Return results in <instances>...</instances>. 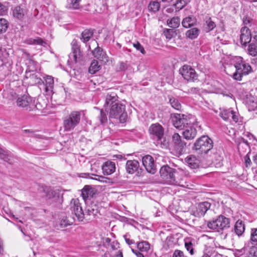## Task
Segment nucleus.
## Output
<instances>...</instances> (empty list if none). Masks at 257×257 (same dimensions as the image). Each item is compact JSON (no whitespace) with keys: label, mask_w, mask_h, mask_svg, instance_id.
<instances>
[{"label":"nucleus","mask_w":257,"mask_h":257,"mask_svg":"<svg viewBox=\"0 0 257 257\" xmlns=\"http://www.w3.org/2000/svg\"><path fill=\"white\" fill-rule=\"evenodd\" d=\"M235 72L233 73V78L236 80H241L243 75H246L252 72L250 65L243 60L242 58H235V63L233 67Z\"/></svg>","instance_id":"1"},{"label":"nucleus","mask_w":257,"mask_h":257,"mask_svg":"<svg viewBox=\"0 0 257 257\" xmlns=\"http://www.w3.org/2000/svg\"><path fill=\"white\" fill-rule=\"evenodd\" d=\"M161 177L164 181L168 184L180 185V182L178 179V172L168 165L162 166L160 170Z\"/></svg>","instance_id":"2"},{"label":"nucleus","mask_w":257,"mask_h":257,"mask_svg":"<svg viewBox=\"0 0 257 257\" xmlns=\"http://www.w3.org/2000/svg\"><path fill=\"white\" fill-rule=\"evenodd\" d=\"M109 117L118 120L120 123L125 122L127 118L125 106L120 102L114 103L109 109Z\"/></svg>","instance_id":"3"},{"label":"nucleus","mask_w":257,"mask_h":257,"mask_svg":"<svg viewBox=\"0 0 257 257\" xmlns=\"http://www.w3.org/2000/svg\"><path fill=\"white\" fill-rule=\"evenodd\" d=\"M213 141L207 136L198 138L194 145V149L198 154H206L213 148Z\"/></svg>","instance_id":"4"},{"label":"nucleus","mask_w":257,"mask_h":257,"mask_svg":"<svg viewBox=\"0 0 257 257\" xmlns=\"http://www.w3.org/2000/svg\"><path fill=\"white\" fill-rule=\"evenodd\" d=\"M81 114L79 111H73L63 119V125L64 132L73 130L80 122Z\"/></svg>","instance_id":"5"},{"label":"nucleus","mask_w":257,"mask_h":257,"mask_svg":"<svg viewBox=\"0 0 257 257\" xmlns=\"http://www.w3.org/2000/svg\"><path fill=\"white\" fill-rule=\"evenodd\" d=\"M207 225L209 228L215 231L220 232L229 227L230 219L224 216L219 215L216 219L208 221Z\"/></svg>","instance_id":"6"},{"label":"nucleus","mask_w":257,"mask_h":257,"mask_svg":"<svg viewBox=\"0 0 257 257\" xmlns=\"http://www.w3.org/2000/svg\"><path fill=\"white\" fill-rule=\"evenodd\" d=\"M179 72L184 79L188 81L193 82L198 79V75L195 69L189 65H183Z\"/></svg>","instance_id":"7"},{"label":"nucleus","mask_w":257,"mask_h":257,"mask_svg":"<svg viewBox=\"0 0 257 257\" xmlns=\"http://www.w3.org/2000/svg\"><path fill=\"white\" fill-rule=\"evenodd\" d=\"M72 213L74 214L75 217L79 221H82L84 219V213L82 207L78 199H72L70 204Z\"/></svg>","instance_id":"8"},{"label":"nucleus","mask_w":257,"mask_h":257,"mask_svg":"<svg viewBox=\"0 0 257 257\" xmlns=\"http://www.w3.org/2000/svg\"><path fill=\"white\" fill-rule=\"evenodd\" d=\"M17 103L19 106L25 108L28 111H33L35 109L34 100L28 95H24L19 97Z\"/></svg>","instance_id":"9"},{"label":"nucleus","mask_w":257,"mask_h":257,"mask_svg":"<svg viewBox=\"0 0 257 257\" xmlns=\"http://www.w3.org/2000/svg\"><path fill=\"white\" fill-rule=\"evenodd\" d=\"M171 145L174 150L181 153L186 147V143L178 133H175L172 137Z\"/></svg>","instance_id":"10"},{"label":"nucleus","mask_w":257,"mask_h":257,"mask_svg":"<svg viewBox=\"0 0 257 257\" xmlns=\"http://www.w3.org/2000/svg\"><path fill=\"white\" fill-rule=\"evenodd\" d=\"M149 132L158 141V144L162 145V139L164 136V128L159 123L153 124L149 128Z\"/></svg>","instance_id":"11"},{"label":"nucleus","mask_w":257,"mask_h":257,"mask_svg":"<svg viewBox=\"0 0 257 257\" xmlns=\"http://www.w3.org/2000/svg\"><path fill=\"white\" fill-rule=\"evenodd\" d=\"M189 121L183 114H175L172 116L173 124L177 128L183 129L188 125Z\"/></svg>","instance_id":"12"},{"label":"nucleus","mask_w":257,"mask_h":257,"mask_svg":"<svg viewBox=\"0 0 257 257\" xmlns=\"http://www.w3.org/2000/svg\"><path fill=\"white\" fill-rule=\"evenodd\" d=\"M210 206V203L208 202L200 203L197 205L195 209L192 210V214L197 217H202L209 209Z\"/></svg>","instance_id":"13"},{"label":"nucleus","mask_w":257,"mask_h":257,"mask_svg":"<svg viewBox=\"0 0 257 257\" xmlns=\"http://www.w3.org/2000/svg\"><path fill=\"white\" fill-rule=\"evenodd\" d=\"M142 163L147 171L154 174L156 173V169L153 158L150 155H146L142 158Z\"/></svg>","instance_id":"14"},{"label":"nucleus","mask_w":257,"mask_h":257,"mask_svg":"<svg viewBox=\"0 0 257 257\" xmlns=\"http://www.w3.org/2000/svg\"><path fill=\"white\" fill-rule=\"evenodd\" d=\"M219 116L225 121L229 120L230 117L234 122L238 120V115L231 108L220 109Z\"/></svg>","instance_id":"15"},{"label":"nucleus","mask_w":257,"mask_h":257,"mask_svg":"<svg viewBox=\"0 0 257 257\" xmlns=\"http://www.w3.org/2000/svg\"><path fill=\"white\" fill-rule=\"evenodd\" d=\"M72 46V53L69 55V58H73L75 62H77L81 59V54L78 41L76 39H73L71 43Z\"/></svg>","instance_id":"16"},{"label":"nucleus","mask_w":257,"mask_h":257,"mask_svg":"<svg viewBox=\"0 0 257 257\" xmlns=\"http://www.w3.org/2000/svg\"><path fill=\"white\" fill-rule=\"evenodd\" d=\"M251 33L247 27H243L240 30V42L241 45L245 46L250 42Z\"/></svg>","instance_id":"17"},{"label":"nucleus","mask_w":257,"mask_h":257,"mask_svg":"<svg viewBox=\"0 0 257 257\" xmlns=\"http://www.w3.org/2000/svg\"><path fill=\"white\" fill-rule=\"evenodd\" d=\"M182 134L186 140H192L197 135L196 128L191 124H188L184 128Z\"/></svg>","instance_id":"18"},{"label":"nucleus","mask_w":257,"mask_h":257,"mask_svg":"<svg viewBox=\"0 0 257 257\" xmlns=\"http://www.w3.org/2000/svg\"><path fill=\"white\" fill-rule=\"evenodd\" d=\"M95 194V189L88 185H85L81 190V196L85 201L91 199Z\"/></svg>","instance_id":"19"},{"label":"nucleus","mask_w":257,"mask_h":257,"mask_svg":"<svg viewBox=\"0 0 257 257\" xmlns=\"http://www.w3.org/2000/svg\"><path fill=\"white\" fill-rule=\"evenodd\" d=\"M92 54L95 58L97 59L100 61L106 63L108 61V57L106 54L103 50L98 47H97L92 51Z\"/></svg>","instance_id":"20"},{"label":"nucleus","mask_w":257,"mask_h":257,"mask_svg":"<svg viewBox=\"0 0 257 257\" xmlns=\"http://www.w3.org/2000/svg\"><path fill=\"white\" fill-rule=\"evenodd\" d=\"M102 170L104 175H109L115 170V163L112 161H107L102 166Z\"/></svg>","instance_id":"21"},{"label":"nucleus","mask_w":257,"mask_h":257,"mask_svg":"<svg viewBox=\"0 0 257 257\" xmlns=\"http://www.w3.org/2000/svg\"><path fill=\"white\" fill-rule=\"evenodd\" d=\"M140 164L138 161L128 160L126 163V170L129 174H134L137 172L139 168Z\"/></svg>","instance_id":"22"},{"label":"nucleus","mask_w":257,"mask_h":257,"mask_svg":"<svg viewBox=\"0 0 257 257\" xmlns=\"http://www.w3.org/2000/svg\"><path fill=\"white\" fill-rule=\"evenodd\" d=\"M245 231V225L241 220H238L235 223L232 231L238 237L242 235Z\"/></svg>","instance_id":"23"},{"label":"nucleus","mask_w":257,"mask_h":257,"mask_svg":"<svg viewBox=\"0 0 257 257\" xmlns=\"http://www.w3.org/2000/svg\"><path fill=\"white\" fill-rule=\"evenodd\" d=\"M45 91L47 94H51L53 92L54 88V80L53 77L47 75L45 77Z\"/></svg>","instance_id":"24"},{"label":"nucleus","mask_w":257,"mask_h":257,"mask_svg":"<svg viewBox=\"0 0 257 257\" xmlns=\"http://www.w3.org/2000/svg\"><path fill=\"white\" fill-rule=\"evenodd\" d=\"M43 191L48 199H54L55 200H56L59 198V193L56 191L53 190L49 187H46L44 188Z\"/></svg>","instance_id":"25"},{"label":"nucleus","mask_w":257,"mask_h":257,"mask_svg":"<svg viewBox=\"0 0 257 257\" xmlns=\"http://www.w3.org/2000/svg\"><path fill=\"white\" fill-rule=\"evenodd\" d=\"M0 159L11 164L13 159V156L10 151L0 148Z\"/></svg>","instance_id":"26"},{"label":"nucleus","mask_w":257,"mask_h":257,"mask_svg":"<svg viewBox=\"0 0 257 257\" xmlns=\"http://www.w3.org/2000/svg\"><path fill=\"white\" fill-rule=\"evenodd\" d=\"M185 161L191 168L196 169L199 166V161L194 156H188Z\"/></svg>","instance_id":"27"},{"label":"nucleus","mask_w":257,"mask_h":257,"mask_svg":"<svg viewBox=\"0 0 257 257\" xmlns=\"http://www.w3.org/2000/svg\"><path fill=\"white\" fill-rule=\"evenodd\" d=\"M245 102L249 111H253L257 108V100L255 98L250 96L247 98Z\"/></svg>","instance_id":"28"},{"label":"nucleus","mask_w":257,"mask_h":257,"mask_svg":"<svg viewBox=\"0 0 257 257\" xmlns=\"http://www.w3.org/2000/svg\"><path fill=\"white\" fill-rule=\"evenodd\" d=\"M119 102L117 101V96L115 93L107 94L105 98L104 106H112L114 103Z\"/></svg>","instance_id":"29"},{"label":"nucleus","mask_w":257,"mask_h":257,"mask_svg":"<svg viewBox=\"0 0 257 257\" xmlns=\"http://www.w3.org/2000/svg\"><path fill=\"white\" fill-rule=\"evenodd\" d=\"M196 22L195 18L193 16H190L183 20L182 25L184 27L187 28L193 26Z\"/></svg>","instance_id":"30"},{"label":"nucleus","mask_w":257,"mask_h":257,"mask_svg":"<svg viewBox=\"0 0 257 257\" xmlns=\"http://www.w3.org/2000/svg\"><path fill=\"white\" fill-rule=\"evenodd\" d=\"M93 35V32L92 30L86 29L82 32L80 39L83 42L86 43L92 37Z\"/></svg>","instance_id":"31"},{"label":"nucleus","mask_w":257,"mask_h":257,"mask_svg":"<svg viewBox=\"0 0 257 257\" xmlns=\"http://www.w3.org/2000/svg\"><path fill=\"white\" fill-rule=\"evenodd\" d=\"M184 244L186 250L189 252L191 255H193L194 251L193 239L191 238H185L184 239Z\"/></svg>","instance_id":"32"},{"label":"nucleus","mask_w":257,"mask_h":257,"mask_svg":"<svg viewBox=\"0 0 257 257\" xmlns=\"http://www.w3.org/2000/svg\"><path fill=\"white\" fill-rule=\"evenodd\" d=\"M81 0H67L66 8L71 10H77L80 7V2Z\"/></svg>","instance_id":"33"},{"label":"nucleus","mask_w":257,"mask_h":257,"mask_svg":"<svg viewBox=\"0 0 257 257\" xmlns=\"http://www.w3.org/2000/svg\"><path fill=\"white\" fill-rule=\"evenodd\" d=\"M137 247L142 252H147L150 249V243L146 241H142L137 243Z\"/></svg>","instance_id":"34"},{"label":"nucleus","mask_w":257,"mask_h":257,"mask_svg":"<svg viewBox=\"0 0 257 257\" xmlns=\"http://www.w3.org/2000/svg\"><path fill=\"white\" fill-rule=\"evenodd\" d=\"M199 33V30L196 28H192L186 32V37L191 39H194L196 38Z\"/></svg>","instance_id":"35"},{"label":"nucleus","mask_w":257,"mask_h":257,"mask_svg":"<svg viewBox=\"0 0 257 257\" xmlns=\"http://www.w3.org/2000/svg\"><path fill=\"white\" fill-rule=\"evenodd\" d=\"M25 10L20 6H18L13 11V15L15 18L22 19L25 15Z\"/></svg>","instance_id":"36"},{"label":"nucleus","mask_w":257,"mask_h":257,"mask_svg":"<svg viewBox=\"0 0 257 257\" xmlns=\"http://www.w3.org/2000/svg\"><path fill=\"white\" fill-rule=\"evenodd\" d=\"M180 20L178 17L172 18L167 21L168 25L174 29L178 28L180 25Z\"/></svg>","instance_id":"37"},{"label":"nucleus","mask_w":257,"mask_h":257,"mask_svg":"<svg viewBox=\"0 0 257 257\" xmlns=\"http://www.w3.org/2000/svg\"><path fill=\"white\" fill-rule=\"evenodd\" d=\"M100 68V65H98V62L96 60H93L91 63L89 68V72L91 74H95Z\"/></svg>","instance_id":"38"},{"label":"nucleus","mask_w":257,"mask_h":257,"mask_svg":"<svg viewBox=\"0 0 257 257\" xmlns=\"http://www.w3.org/2000/svg\"><path fill=\"white\" fill-rule=\"evenodd\" d=\"M169 102L173 108L178 110H181L182 106L177 99L173 97H169Z\"/></svg>","instance_id":"39"},{"label":"nucleus","mask_w":257,"mask_h":257,"mask_svg":"<svg viewBox=\"0 0 257 257\" xmlns=\"http://www.w3.org/2000/svg\"><path fill=\"white\" fill-rule=\"evenodd\" d=\"M160 4L158 2H151L148 6V10L150 12L156 13L159 10Z\"/></svg>","instance_id":"40"},{"label":"nucleus","mask_w":257,"mask_h":257,"mask_svg":"<svg viewBox=\"0 0 257 257\" xmlns=\"http://www.w3.org/2000/svg\"><path fill=\"white\" fill-rule=\"evenodd\" d=\"M248 53L250 55L255 56L257 55V43H251L248 45Z\"/></svg>","instance_id":"41"},{"label":"nucleus","mask_w":257,"mask_h":257,"mask_svg":"<svg viewBox=\"0 0 257 257\" xmlns=\"http://www.w3.org/2000/svg\"><path fill=\"white\" fill-rule=\"evenodd\" d=\"M46 102L43 99H39L36 104L34 102L35 109L38 110H43L46 108Z\"/></svg>","instance_id":"42"},{"label":"nucleus","mask_w":257,"mask_h":257,"mask_svg":"<svg viewBox=\"0 0 257 257\" xmlns=\"http://www.w3.org/2000/svg\"><path fill=\"white\" fill-rule=\"evenodd\" d=\"M8 26L9 23L6 19H0V34L5 33L7 30Z\"/></svg>","instance_id":"43"},{"label":"nucleus","mask_w":257,"mask_h":257,"mask_svg":"<svg viewBox=\"0 0 257 257\" xmlns=\"http://www.w3.org/2000/svg\"><path fill=\"white\" fill-rule=\"evenodd\" d=\"M28 43L29 44H36L41 46H44L46 43L40 38H36L35 39L30 38L28 40Z\"/></svg>","instance_id":"44"},{"label":"nucleus","mask_w":257,"mask_h":257,"mask_svg":"<svg viewBox=\"0 0 257 257\" xmlns=\"http://www.w3.org/2000/svg\"><path fill=\"white\" fill-rule=\"evenodd\" d=\"M164 34L167 39L170 40L176 35L175 31L173 29H165Z\"/></svg>","instance_id":"45"},{"label":"nucleus","mask_w":257,"mask_h":257,"mask_svg":"<svg viewBox=\"0 0 257 257\" xmlns=\"http://www.w3.org/2000/svg\"><path fill=\"white\" fill-rule=\"evenodd\" d=\"M250 241L257 244V228H251L250 230Z\"/></svg>","instance_id":"46"},{"label":"nucleus","mask_w":257,"mask_h":257,"mask_svg":"<svg viewBox=\"0 0 257 257\" xmlns=\"http://www.w3.org/2000/svg\"><path fill=\"white\" fill-rule=\"evenodd\" d=\"M99 120L101 124H104L107 121V117L105 112L101 109L100 111V115L98 116Z\"/></svg>","instance_id":"47"},{"label":"nucleus","mask_w":257,"mask_h":257,"mask_svg":"<svg viewBox=\"0 0 257 257\" xmlns=\"http://www.w3.org/2000/svg\"><path fill=\"white\" fill-rule=\"evenodd\" d=\"M186 4L187 3L185 0H178L174 5V6L175 7L176 10L179 11L180 10H181L184 7H185Z\"/></svg>","instance_id":"48"},{"label":"nucleus","mask_w":257,"mask_h":257,"mask_svg":"<svg viewBox=\"0 0 257 257\" xmlns=\"http://www.w3.org/2000/svg\"><path fill=\"white\" fill-rule=\"evenodd\" d=\"M133 46L138 50L140 51V52L145 54L146 53V51L143 47V46L138 42L136 43H133Z\"/></svg>","instance_id":"49"},{"label":"nucleus","mask_w":257,"mask_h":257,"mask_svg":"<svg viewBox=\"0 0 257 257\" xmlns=\"http://www.w3.org/2000/svg\"><path fill=\"white\" fill-rule=\"evenodd\" d=\"M123 238L125 240V242L128 245L135 244V241L131 239V236L128 233H126L123 235Z\"/></svg>","instance_id":"50"},{"label":"nucleus","mask_w":257,"mask_h":257,"mask_svg":"<svg viewBox=\"0 0 257 257\" xmlns=\"http://www.w3.org/2000/svg\"><path fill=\"white\" fill-rule=\"evenodd\" d=\"M206 24L208 31L212 30L216 27L215 23L212 21L210 19H209L206 21Z\"/></svg>","instance_id":"51"},{"label":"nucleus","mask_w":257,"mask_h":257,"mask_svg":"<svg viewBox=\"0 0 257 257\" xmlns=\"http://www.w3.org/2000/svg\"><path fill=\"white\" fill-rule=\"evenodd\" d=\"M172 257H185V255L182 250L176 249L174 251Z\"/></svg>","instance_id":"52"},{"label":"nucleus","mask_w":257,"mask_h":257,"mask_svg":"<svg viewBox=\"0 0 257 257\" xmlns=\"http://www.w3.org/2000/svg\"><path fill=\"white\" fill-rule=\"evenodd\" d=\"M187 93L189 94H197L199 93V89L197 87H191L188 89Z\"/></svg>","instance_id":"53"},{"label":"nucleus","mask_w":257,"mask_h":257,"mask_svg":"<svg viewBox=\"0 0 257 257\" xmlns=\"http://www.w3.org/2000/svg\"><path fill=\"white\" fill-rule=\"evenodd\" d=\"M111 247L114 250V252L118 250V249L119 248V244L116 241H113L111 243Z\"/></svg>","instance_id":"54"},{"label":"nucleus","mask_w":257,"mask_h":257,"mask_svg":"<svg viewBox=\"0 0 257 257\" xmlns=\"http://www.w3.org/2000/svg\"><path fill=\"white\" fill-rule=\"evenodd\" d=\"M110 257H123L122 252L121 250H118L116 251L112 252Z\"/></svg>","instance_id":"55"},{"label":"nucleus","mask_w":257,"mask_h":257,"mask_svg":"<svg viewBox=\"0 0 257 257\" xmlns=\"http://www.w3.org/2000/svg\"><path fill=\"white\" fill-rule=\"evenodd\" d=\"M7 10V7L0 2V15H3Z\"/></svg>","instance_id":"56"},{"label":"nucleus","mask_w":257,"mask_h":257,"mask_svg":"<svg viewBox=\"0 0 257 257\" xmlns=\"http://www.w3.org/2000/svg\"><path fill=\"white\" fill-rule=\"evenodd\" d=\"M249 253L251 254L253 253L252 256H249V257H257V249L255 247H252L250 248Z\"/></svg>","instance_id":"57"},{"label":"nucleus","mask_w":257,"mask_h":257,"mask_svg":"<svg viewBox=\"0 0 257 257\" xmlns=\"http://www.w3.org/2000/svg\"><path fill=\"white\" fill-rule=\"evenodd\" d=\"M244 252V249L237 250L235 252L234 255L235 257H243Z\"/></svg>","instance_id":"58"},{"label":"nucleus","mask_w":257,"mask_h":257,"mask_svg":"<svg viewBox=\"0 0 257 257\" xmlns=\"http://www.w3.org/2000/svg\"><path fill=\"white\" fill-rule=\"evenodd\" d=\"M245 164L246 167L250 166L251 164V161L248 155L244 157Z\"/></svg>","instance_id":"59"},{"label":"nucleus","mask_w":257,"mask_h":257,"mask_svg":"<svg viewBox=\"0 0 257 257\" xmlns=\"http://www.w3.org/2000/svg\"><path fill=\"white\" fill-rule=\"evenodd\" d=\"M30 79L34 80V83H38L40 82L41 79L37 77L35 74H32L30 76Z\"/></svg>","instance_id":"60"},{"label":"nucleus","mask_w":257,"mask_h":257,"mask_svg":"<svg viewBox=\"0 0 257 257\" xmlns=\"http://www.w3.org/2000/svg\"><path fill=\"white\" fill-rule=\"evenodd\" d=\"M119 69L120 70H124L127 68L126 64L123 62H119Z\"/></svg>","instance_id":"61"},{"label":"nucleus","mask_w":257,"mask_h":257,"mask_svg":"<svg viewBox=\"0 0 257 257\" xmlns=\"http://www.w3.org/2000/svg\"><path fill=\"white\" fill-rule=\"evenodd\" d=\"M251 38L253 39V41H255V43H257V32L256 31H253L251 33Z\"/></svg>","instance_id":"62"},{"label":"nucleus","mask_w":257,"mask_h":257,"mask_svg":"<svg viewBox=\"0 0 257 257\" xmlns=\"http://www.w3.org/2000/svg\"><path fill=\"white\" fill-rule=\"evenodd\" d=\"M132 251L136 255L137 257H144L143 253H141L138 250L132 249Z\"/></svg>","instance_id":"63"},{"label":"nucleus","mask_w":257,"mask_h":257,"mask_svg":"<svg viewBox=\"0 0 257 257\" xmlns=\"http://www.w3.org/2000/svg\"><path fill=\"white\" fill-rule=\"evenodd\" d=\"M201 257H211V255L209 252L204 251Z\"/></svg>","instance_id":"64"}]
</instances>
